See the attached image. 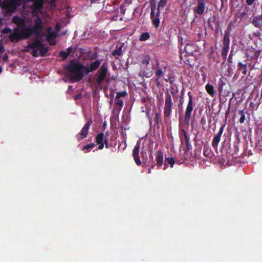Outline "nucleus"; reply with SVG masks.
<instances>
[{
  "label": "nucleus",
  "instance_id": "nucleus-38",
  "mask_svg": "<svg viewBox=\"0 0 262 262\" xmlns=\"http://www.w3.org/2000/svg\"><path fill=\"white\" fill-rule=\"evenodd\" d=\"M150 57L148 55H146L143 57L141 60V63L143 64L147 65L149 63Z\"/></svg>",
  "mask_w": 262,
  "mask_h": 262
},
{
  "label": "nucleus",
  "instance_id": "nucleus-15",
  "mask_svg": "<svg viewBox=\"0 0 262 262\" xmlns=\"http://www.w3.org/2000/svg\"><path fill=\"white\" fill-rule=\"evenodd\" d=\"M224 127L225 125H222V126L220 127L218 133L216 135H215L213 137L212 142V145L214 148H217L218 144L220 142L221 136L223 134Z\"/></svg>",
  "mask_w": 262,
  "mask_h": 262
},
{
  "label": "nucleus",
  "instance_id": "nucleus-8",
  "mask_svg": "<svg viewBox=\"0 0 262 262\" xmlns=\"http://www.w3.org/2000/svg\"><path fill=\"white\" fill-rule=\"evenodd\" d=\"M92 123V120L91 119L89 120L82 127L80 133L76 135V138L78 141H80L87 137Z\"/></svg>",
  "mask_w": 262,
  "mask_h": 262
},
{
  "label": "nucleus",
  "instance_id": "nucleus-21",
  "mask_svg": "<svg viewBox=\"0 0 262 262\" xmlns=\"http://www.w3.org/2000/svg\"><path fill=\"white\" fill-rule=\"evenodd\" d=\"M196 50V47L192 43H188L185 47L186 53L189 55H192Z\"/></svg>",
  "mask_w": 262,
  "mask_h": 262
},
{
  "label": "nucleus",
  "instance_id": "nucleus-45",
  "mask_svg": "<svg viewBox=\"0 0 262 262\" xmlns=\"http://www.w3.org/2000/svg\"><path fill=\"white\" fill-rule=\"evenodd\" d=\"M160 118V113H156V115H155V119H154V121L155 122V123L158 125L159 124V120Z\"/></svg>",
  "mask_w": 262,
  "mask_h": 262
},
{
  "label": "nucleus",
  "instance_id": "nucleus-27",
  "mask_svg": "<svg viewBox=\"0 0 262 262\" xmlns=\"http://www.w3.org/2000/svg\"><path fill=\"white\" fill-rule=\"evenodd\" d=\"M230 44V33L228 31H225L223 39V46L229 47Z\"/></svg>",
  "mask_w": 262,
  "mask_h": 262
},
{
  "label": "nucleus",
  "instance_id": "nucleus-14",
  "mask_svg": "<svg viewBox=\"0 0 262 262\" xmlns=\"http://www.w3.org/2000/svg\"><path fill=\"white\" fill-rule=\"evenodd\" d=\"M197 6L194 8L193 11L194 13L202 15L204 13L205 9V0H196Z\"/></svg>",
  "mask_w": 262,
  "mask_h": 262
},
{
  "label": "nucleus",
  "instance_id": "nucleus-32",
  "mask_svg": "<svg viewBox=\"0 0 262 262\" xmlns=\"http://www.w3.org/2000/svg\"><path fill=\"white\" fill-rule=\"evenodd\" d=\"M95 146V143H91L90 144H86L85 146H83L81 150L82 151H84L85 152H87L89 151L90 149L93 148Z\"/></svg>",
  "mask_w": 262,
  "mask_h": 262
},
{
  "label": "nucleus",
  "instance_id": "nucleus-35",
  "mask_svg": "<svg viewBox=\"0 0 262 262\" xmlns=\"http://www.w3.org/2000/svg\"><path fill=\"white\" fill-rule=\"evenodd\" d=\"M107 136H108V133L106 132L105 134V136H104V139H103L104 145H105V147L106 148H109L112 145V144L109 143V142L108 141L107 137Z\"/></svg>",
  "mask_w": 262,
  "mask_h": 262
},
{
  "label": "nucleus",
  "instance_id": "nucleus-19",
  "mask_svg": "<svg viewBox=\"0 0 262 262\" xmlns=\"http://www.w3.org/2000/svg\"><path fill=\"white\" fill-rule=\"evenodd\" d=\"M96 143L97 145H98V148L99 149H102L104 147V134L103 133H100L98 134L96 137Z\"/></svg>",
  "mask_w": 262,
  "mask_h": 262
},
{
  "label": "nucleus",
  "instance_id": "nucleus-41",
  "mask_svg": "<svg viewBox=\"0 0 262 262\" xmlns=\"http://www.w3.org/2000/svg\"><path fill=\"white\" fill-rule=\"evenodd\" d=\"M167 3V0H160L158 3V6L157 8H159L160 9V7L164 8Z\"/></svg>",
  "mask_w": 262,
  "mask_h": 262
},
{
  "label": "nucleus",
  "instance_id": "nucleus-53",
  "mask_svg": "<svg viewBox=\"0 0 262 262\" xmlns=\"http://www.w3.org/2000/svg\"><path fill=\"white\" fill-rule=\"evenodd\" d=\"M255 0H246V3L248 5L251 6L253 4Z\"/></svg>",
  "mask_w": 262,
  "mask_h": 262
},
{
  "label": "nucleus",
  "instance_id": "nucleus-9",
  "mask_svg": "<svg viewBox=\"0 0 262 262\" xmlns=\"http://www.w3.org/2000/svg\"><path fill=\"white\" fill-rule=\"evenodd\" d=\"M105 10L108 12L114 13L115 15H118L120 14H124L125 10L124 9L123 5H121L119 7L114 6H106Z\"/></svg>",
  "mask_w": 262,
  "mask_h": 262
},
{
  "label": "nucleus",
  "instance_id": "nucleus-37",
  "mask_svg": "<svg viewBox=\"0 0 262 262\" xmlns=\"http://www.w3.org/2000/svg\"><path fill=\"white\" fill-rule=\"evenodd\" d=\"M204 155L207 157H209V155L210 154V149L209 148V146L207 145H204Z\"/></svg>",
  "mask_w": 262,
  "mask_h": 262
},
{
  "label": "nucleus",
  "instance_id": "nucleus-48",
  "mask_svg": "<svg viewBox=\"0 0 262 262\" xmlns=\"http://www.w3.org/2000/svg\"><path fill=\"white\" fill-rule=\"evenodd\" d=\"M2 60L4 62H5L8 59V55L5 54L3 57H2Z\"/></svg>",
  "mask_w": 262,
  "mask_h": 262
},
{
  "label": "nucleus",
  "instance_id": "nucleus-13",
  "mask_svg": "<svg viewBox=\"0 0 262 262\" xmlns=\"http://www.w3.org/2000/svg\"><path fill=\"white\" fill-rule=\"evenodd\" d=\"M20 32L22 39H27L33 34L37 35L31 27L23 28Z\"/></svg>",
  "mask_w": 262,
  "mask_h": 262
},
{
  "label": "nucleus",
  "instance_id": "nucleus-24",
  "mask_svg": "<svg viewBox=\"0 0 262 262\" xmlns=\"http://www.w3.org/2000/svg\"><path fill=\"white\" fill-rule=\"evenodd\" d=\"M172 105H164V116L165 118H169L171 114Z\"/></svg>",
  "mask_w": 262,
  "mask_h": 262
},
{
  "label": "nucleus",
  "instance_id": "nucleus-16",
  "mask_svg": "<svg viewBox=\"0 0 262 262\" xmlns=\"http://www.w3.org/2000/svg\"><path fill=\"white\" fill-rule=\"evenodd\" d=\"M9 38L11 42L18 41L22 39L20 35V32L19 31L18 28H16L13 32H11L9 35Z\"/></svg>",
  "mask_w": 262,
  "mask_h": 262
},
{
  "label": "nucleus",
  "instance_id": "nucleus-6",
  "mask_svg": "<svg viewBox=\"0 0 262 262\" xmlns=\"http://www.w3.org/2000/svg\"><path fill=\"white\" fill-rule=\"evenodd\" d=\"M163 152L162 150H158L155 153L156 157V161L157 163L156 164L154 161V157L152 154H150L149 156V158L150 160L151 161V168H154L156 165L157 166L158 168H160L163 165Z\"/></svg>",
  "mask_w": 262,
  "mask_h": 262
},
{
  "label": "nucleus",
  "instance_id": "nucleus-50",
  "mask_svg": "<svg viewBox=\"0 0 262 262\" xmlns=\"http://www.w3.org/2000/svg\"><path fill=\"white\" fill-rule=\"evenodd\" d=\"M97 53H94L91 57H90V60H94L97 57Z\"/></svg>",
  "mask_w": 262,
  "mask_h": 262
},
{
  "label": "nucleus",
  "instance_id": "nucleus-31",
  "mask_svg": "<svg viewBox=\"0 0 262 262\" xmlns=\"http://www.w3.org/2000/svg\"><path fill=\"white\" fill-rule=\"evenodd\" d=\"M150 35L148 32H144L141 34L139 37V40L144 41L148 39Z\"/></svg>",
  "mask_w": 262,
  "mask_h": 262
},
{
  "label": "nucleus",
  "instance_id": "nucleus-34",
  "mask_svg": "<svg viewBox=\"0 0 262 262\" xmlns=\"http://www.w3.org/2000/svg\"><path fill=\"white\" fill-rule=\"evenodd\" d=\"M38 51H40L39 56L41 57H43L45 56L47 53L48 52V49L47 47H45V45L43 44L41 48L39 49Z\"/></svg>",
  "mask_w": 262,
  "mask_h": 262
},
{
  "label": "nucleus",
  "instance_id": "nucleus-33",
  "mask_svg": "<svg viewBox=\"0 0 262 262\" xmlns=\"http://www.w3.org/2000/svg\"><path fill=\"white\" fill-rule=\"evenodd\" d=\"M229 47L223 46L222 49V56L224 59H226L229 51Z\"/></svg>",
  "mask_w": 262,
  "mask_h": 262
},
{
  "label": "nucleus",
  "instance_id": "nucleus-36",
  "mask_svg": "<svg viewBox=\"0 0 262 262\" xmlns=\"http://www.w3.org/2000/svg\"><path fill=\"white\" fill-rule=\"evenodd\" d=\"M238 114L241 116V118L239 119V122L241 123H243L246 119L245 114L244 110L239 111Z\"/></svg>",
  "mask_w": 262,
  "mask_h": 262
},
{
  "label": "nucleus",
  "instance_id": "nucleus-30",
  "mask_svg": "<svg viewBox=\"0 0 262 262\" xmlns=\"http://www.w3.org/2000/svg\"><path fill=\"white\" fill-rule=\"evenodd\" d=\"M165 164L166 165V163L167 164H169L171 167H173L174 164H175V160L173 157H166L165 158Z\"/></svg>",
  "mask_w": 262,
  "mask_h": 262
},
{
  "label": "nucleus",
  "instance_id": "nucleus-57",
  "mask_svg": "<svg viewBox=\"0 0 262 262\" xmlns=\"http://www.w3.org/2000/svg\"><path fill=\"white\" fill-rule=\"evenodd\" d=\"M19 19L20 18L18 17H16V16H14L13 18V21L14 22V23H16V21H15V19Z\"/></svg>",
  "mask_w": 262,
  "mask_h": 262
},
{
  "label": "nucleus",
  "instance_id": "nucleus-51",
  "mask_svg": "<svg viewBox=\"0 0 262 262\" xmlns=\"http://www.w3.org/2000/svg\"><path fill=\"white\" fill-rule=\"evenodd\" d=\"M250 107H251L252 109H255V110H256L257 108V106H256V105L253 102H251L250 103Z\"/></svg>",
  "mask_w": 262,
  "mask_h": 262
},
{
  "label": "nucleus",
  "instance_id": "nucleus-17",
  "mask_svg": "<svg viewBox=\"0 0 262 262\" xmlns=\"http://www.w3.org/2000/svg\"><path fill=\"white\" fill-rule=\"evenodd\" d=\"M101 64L99 60H96L94 62H91L88 66L84 67V70L85 72L88 74L91 72L96 70Z\"/></svg>",
  "mask_w": 262,
  "mask_h": 262
},
{
  "label": "nucleus",
  "instance_id": "nucleus-22",
  "mask_svg": "<svg viewBox=\"0 0 262 262\" xmlns=\"http://www.w3.org/2000/svg\"><path fill=\"white\" fill-rule=\"evenodd\" d=\"M123 47V44H118L116 46L115 49L111 53L112 55L113 56L122 55Z\"/></svg>",
  "mask_w": 262,
  "mask_h": 262
},
{
  "label": "nucleus",
  "instance_id": "nucleus-47",
  "mask_svg": "<svg viewBox=\"0 0 262 262\" xmlns=\"http://www.w3.org/2000/svg\"><path fill=\"white\" fill-rule=\"evenodd\" d=\"M61 28V26L59 23H57L55 25V32H57V33L58 34V32L59 31Z\"/></svg>",
  "mask_w": 262,
  "mask_h": 262
},
{
  "label": "nucleus",
  "instance_id": "nucleus-46",
  "mask_svg": "<svg viewBox=\"0 0 262 262\" xmlns=\"http://www.w3.org/2000/svg\"><path fill=\"white\" fill-rule=\"evenodd\" d=\"M152 72H143V75L147 78L150 77L152 76Z\"/></svg>",
  "mask_w": 262,
  "mask_h": 262
},
{
  "label": "nucleus",
  "instance_id": "nucleus-3",
  "mask_svg": "<svg viewBox=\"0 0 262 262\" xmlns=\"http://www.w3.org/2000/svg\"><path fill=\"white\" fill-rule=\"evenodd\" d=\"M189 97L188 102L185 110V117H184V123L186 128H188L189 125V122L191 117V113L193 109V100L194 97L191 92L188 93Z\"/></svg>",
  "mask_w": 262,
  "mask_h": 262
},
{
  "label": "nucleus",
  "instance_id": "nucleus-61",
  "mask_svg": "<svg viewBox=\"0 0 262 262\" xmlns=\"http://www.w3.org/2000/svg\"><path fill=\"white\" fill-rule=\"evenodd\" d=\"M125 1V2L127 3H130L131 2H132V0H124Z\"/></svg>",
  "mask_w": 262,
  "mask_h": 262
},
{
  "label": "nucleus",
  "instance_id": "nucleus-4",
  "mask_svg": "<svg viewBox=\"0 0 262 262\" xmlns=\"http://www.w3.org/2000/svg\"><path fill=\"white\" fill-rule=\"evenodd\" d=\"M184 127H186L185 124L183 125L180 123L179 126V135L181 144L182 145L185 143L186 146V151H188L191 148V145L190 143V138L184 129Z\"/></svg>",
  "mask_w": 262,
  "mask_h": 262
},
{
  "label": "nucleus",
  "instance_id": "nucleus-42",
  "mask_svg": "<svg viewBox=\"0 0 262 262\" xmlns=\"http://www.w3.org/2000/svg\"><path fill=\"white\" fill-rule=\"evenodd\" d=\"M127 95V93L125 91L119 92L117 93L115 99L119 98L120 97H125Z\"/></svg>",
  "mask_w": 262,
  "mask_h": 262
},
{
  "label": "nucleus",
  "instance_id": "nucleus-28",
  "mask_svg": "<svg viewBox=\"0 0 262 262\" xmlns=\"http://www.w3.org/2000/svg\"><path fill=\"white\" fill-rule=\"evenodd\" d=\"M173 103L172 101V98L170 93L167 91L165 93V100L164 105H172Z\"/></svg>",
  "mask_w": 262,
  "mask_h": 262
},
{
  "label": "nucleus",
  "instance_id": "nucleus-56",
  "mask_svg": "<svg viewBox=\"0 0 262 262\" xmlns=\"http://www.w3.org/2000/svg\"><path fill=\"white\" fill-rule=\"evenodd\" d=\"M258 20H262V14L255 17Z\"/></svg>",
  "mask_w": 262,
  "mask_h": 262
},
{
  "label": "nucleus",
  "instance_id": "nucleus-49",
  "mask_svg": "<svg viewBox=\"0 0 262 262\" xmlns=\"http://www.w3.org/2000/svg\"><path fill=\"white\" fill-rule=\"evenodd\" d=\"M82 98V94L81 93H79L77 94L75 97L74 99L75 100H79Z\"/></svg>",
  "mask_w": 262,
  "mask_h": 262
},
{
  "label": "nucleus",
  "instance_id": "nucleus-11",
  "mask_svg": "<svg viewBox=\"0 0 262 262\" xmlns=\"http://www.w3.org/2000/svg\"><path fill=\"white\" fill-rule=\"evenodd\" d=\"M140 147V142L139 141H138L136 144L134 146V148L133 150V156L134 157V159L136 164L140 166L141 164V162L139 157V150Z\"/></svg>",
  "mask_w": 262,
  "mask_h": 262
},
{
  "label": "nucleus",
  "instance_id": "nucleus-20",
  "mask_svg": "<svg viewBox=\"0 0 262 262\" xmlns=\"http://www.w3.org/2000/svg\"><path fill=\"white\" fill-rule=\"evenodd\" d=\"M157 69L155 71V75H156V82L157 85L158 86L160 84V77L163 75L164 71L162 69L159 67V64L157 63V67L156 68Z\"/></svg>",
  "mask_w": 262,
  "mask_h": 262
},
{
  "label": "nucleus",
  "instance_id": "nucleus-39",
  "mask_svg": "<svg viewBox=\"0 0 262 262\" xmlns=\"http://www.w3.org/2000/svg\"><path fill=\"white\" fill-rule=\"evenodd\" d=\"M116 101V105L119 106V110L120 111L123 106V100L120 98L115 99Z\"/></svg>",
  "mask_w": 262,
  "mask_h": 262
},
{
  "label": "nucleus",
  "instance_id": "nucleus-18",
  "mask_svg": "<svg viewBox=\"0 0 262 262\" xmlns=\"http://www.w3.org/2000/svg\"><path fill=\"white\" fill-rule=\"evenodd\" d=\"M42 45V42L39 39L36 38L32 43L29 44L27 48L39 50V49L41 48Z\"/></svg>",
  "mask_w": 262,
  "mask_h": 262
},
{
  "label": "nucleus",
  "instance_id": "nucleus-26",
  "mask_svg": "<svg viewBox=\"0 0 262 262\" xmlns=\"http://www.w3.org/2000/svg\"><path fill=\"white\" fill-rule=\"evenodd\" d=\"M30 1L33 2V6L35 9L39 10L42 8L43 0H31Z\"/></svg>",
  "mask_w": 262,
  "mask_h": 262
},
{
  "label": "nucleus",
  "instance_id": "nucleus-58",
  "mask_svg": "<svg viewBox=\"0 0 262 262\" xmlns=\"http://www.w3.org/2000/svg\"><path fill=\"white\" fill-rule=\"evenodd\" d=\"M4 49V46L2 45H0V53L2 52Z\"/></svg>",
  "mask_w": 262,
  "mask_h": 262
},
{
  "label": "nucleus",
  "instance_id": "nucleus-12",
  "mask_svg": "<svg viewBox=\"0 0 262 262\" xmlns=\"http://www.w3.org/2000/svg\"><path fill=\"white\" fill-rule=\"evenodd\" d=\"M43 28L42 21L39 16H37L34 19V26L32 28L34 31L37 33V35L41 32Z\"/></svg>",
  "mask_w": 262,
  "mask_h": 262
},
{
  "label": "nucleus",
  "instance_id": "nucleus-25",
  "mask_svg": "<svg viewBox=\"0 0 262 262\" xmlns=\"http://www.w3.org/2000/svg\"><path fill=\"white\" fill-rule=\"evenodd\" d=\"M205 89L207 93L212 97L215 95V90L213 85L208 83L205 86Z\"/></svg>",
  "mask_w": 262,
  "mask_h": 262
},
{
  "label": "nucleus",
  "instance_id": "nucleus-7",
  "mask_svg": "<svg viewBox=\"0 0 262 262\" xmlns=\"http://www.w3.org/2000/svg\"><path fill=\"white\" fill-rule=\"evenodd\" d=\"M21 0H4V7L10 12L14 11L21 4Z\"/></svg>",
  "mask_w": 262,
  "mask_h": 262
},
{
  "label": "nucleus",
  "instance_id": "nucleus-59",
  "mask_svg": "<svg viewBox=\"0 0 262 262\" xmlns=\"http://www.w3.org/2000/svg\"><path fill=\"white\" fill-rule=\"evenodd\" d=\"M152 122V118L149 117V122L150 125H151Z\"/></svg>",
  "mask_w": 262,
  "mask_h": 262
},
{
  "label": "nucleus",
  "instance_id": "nucleus-52",
  "mask_svg": "<svg viewBox=\"0 0 262 262\" xmlns=\"http://www.w3.org/2000/svg\"><path fill=\"white\" fill-rule=\"evenodd\" d=\"M72 50L73 48L71 46L68 48L67 51L66 52L67 53H68V55H69L71 53Z\"/></svg>",
  "mask_w": 262,
  "mask_h": 262
},
{
  "label": "nucleus",
  "instance_id": "nucleus-43",
  "mask_svg": "<svg viewBox=\"0 0 262 262\" xmlns=\"http://www.w3.org/2000/svg\"><path fill=\"white\" fill-rule=\"evenodd\" d=\"M259 20H258L255 17L253 18L251 23L252 24L257 28H258L259 27L260 24L258 21Z\"/></svg>",
  "mask_w": 262,
  "mask_h": 262
},
{
  "label": "nucleus",
  "instance_id": "nucleus-1",
  "mask_svg": "<svg viewBox=\"0 0 262 262\" xmlns=\"http://www.w3.org/2000/svg\"><path fill=\"white\" fill-rule=\"evenodd\" d=\"M65 68L68 72L71 73L70 79L72 82L79 81L83 78L84 66L76 60H71Z\"/></svg>",
  "mask_w": 262,
  "mask_h": 262
},
{
  "label": "nucleus",
  "instance_id": "nucleus-60",
  "mask_svg": "<svg viewBox=\"0 0 262 262\" xmlns=\"http://www.w3.org/2000/svg\"><path fill=\"white\" fill-rule=\"evenodd\" d=\"M232 55H231V53H230V55H229V61L231 62L230 61L231 59H232Z\"/></svg>",
  "mask_w": 262,
  "mask_h": 262
},
{
  "label": "nucleus",
  "instance_id": "nucleus-55",
  "mask_svg": "<svg viewBox=\"0 0 262 262\" xmlns=\"http://www.w3.org/2000/svg\"><path fill=\"white\" fill-rule=\"evenodd\" d=\"M5 33H11V30L9 28H6L4 29Z\"/></svg>",
  "mask_w": 262,
  "mask_h": 262
},
{
  "label": "nucleus",
  "instance_id": "nucleus-62",
  "mask_svg": "<svg viewBox=\"0 0 262 262\" xmlns=\"http://www.w3.org/2000/svg\"><path fill=\"white\" fill-rule=\"evenodd\" d=\"M169 81H170V83H171L173 82V81H172V79H171V78H169Z\"/></svg>",
  "mask_w": 262,
  "mask_h": 262
},
{
  "label": "nucleus",
  "instance_id": "nucleus-10",
  "mask_svg": "<svg viewBox=\"0 0 262 262\" xmlns=\"http://www.w3.org/2000/svg\"><path fill=\"white\" fill-rule=\"evenodd\" d=\"M48 34L46 36V39L49 42L50 45H55L56 41H53L55 38L59 36L57 32L52 31V28L50 27L47 28Z\"/></svg>",
  "mask_w": 262,
  "mask_h": 262
},
{
  "label": "nucleus",
  "instance_id": "nucleus-23",
  "mask_svg": "<svg viewBox=\"0 0 262 262\" xmlns=\"http://www.w3.org/2000/svg\"><path fill=\"white\" fill-rule=\"evenodd\" d=\"M237 70L240 71H242L243 76H246L247 73V65L244 64L242 62L239 61L237 63Z\"/></svg>",
  "mask_w": 262,
  "mask_h": 262
},
{
  "label": "nucleus",
  "instance_id": "nucleus-44",
  "mask_svg": "<svg viewBox=\"0 0 262 262\" xmlns=\"http://www.w3.org/2000/svg\"><path fill=\"white\" fill-rule=\"evenodd\" d=\"M31 55L35 57H37L39 55V53H38V50L33 49L31 52Z\"/></svg>",
  "mask_w": 262,
  "mask_h": 262
},
{
  "label": "nucleus",
  "instance_id": "nucleus-64",
  "mask_svg": "<svg viewBox=\"0 0 262 262\" xmlns=\"http://www.w3.org/2000/svg\"><path fill=\"white\" fill-rule=\"evenodd\" d=\"M2 72V68L0 67V73Z\"/></svg>",
  "mask_w": 262,
  "mask_h": 262
},
{
  "label": "nucleus",
  "instance_id": "nucleus-5",
  "mask_svg": "<svg viewBox=\"0 0 262 262\" xmlns=\"http://www.w3.org/2000/svg\"><path fill=\"white\" fill-rule=\"evenodd\" d=\"M108 71V64L105 62L102 63L98 71V75L96 79V83L98 86L101 85L105 80Z\"/></svg>",
  "mask_w": 262,
  "mask_h": 262
},
{
  "label": "nucleus",
  "instance_id": "nucleus-29",
  "mask_svg": "<svg viewBox=\"0 0 262 262\" xmlns=\"http://www.w3.org/2000/svg\"><path fill=\"white\" fill-rule=\"evenodd\" d=\"M226 84V82L223 78H221L218 82V90L220 94L223 91V86Z\"/></svg>",
  "mask_w": 262,
  "mask_h": 262
},
{
  "label": "nucleus",
  "instance_id": "nucleus-40",
  "mask_svg": "<svg viewBox=\"0 0 262 262\" xmlns=\"http://www.w3.org/2000/svg\"><path fill=\"white\" fill-rule=\"evenodd\" d=\"M59 57L62 58V60L66 59L69 56L68 53H67L66 51H61L59 53Z\"/></svg>",
  "mask_w": 262,
  "mask_h": 262
},
{
  "label": "nucleus",
  "instance_id": "nucleus-63",
  "mask_svg": "<svg viewBox=\"0 0 262 262\" xmlns=\"http://www.w3.org/2000/svg\"><path fill=\"white\" fill-rule=\"evenodd\" d=\"M66 34V32L65 31V32H63L62 33V35H65Z\"/></svg>",
  "mask_w": 262,
  "mask_h": 262
},
{
  "label": "nucleus",
  "instance_id": "nucleus-54",
  "mask_svg": "<svg viewBox=\"0 0 262 262\" xmlns=\"http://www.w3.org/2000/svg\"><path fill=\"white\" fill-rule=\"evenodd\" d=\"M232 25V24L231 23H229V24L228 25V28H227V30H226V31H228L229 33H230V31L231 29Z\"/></svg>",
  "mask_w": 262,
  "mask_h": 262
},
{
  "label": "nucleus",
  "instance_id": "nucleus-2",
  "mask_svg": "<svg viewBox=\"0 0 262 262\" xmlns=\"http://www.w3.org/2000/svg\"><path fill=\"white\" fill-rule=\"evenodd\" d=\"M150 17L152 25L155 28H158L160 25V11L159 8H157L156 0H150Z\"/></svg>",
  "mask_w": 262,
  "mask_h": 262
}]
</instances>
